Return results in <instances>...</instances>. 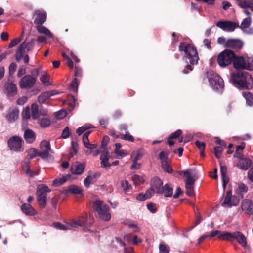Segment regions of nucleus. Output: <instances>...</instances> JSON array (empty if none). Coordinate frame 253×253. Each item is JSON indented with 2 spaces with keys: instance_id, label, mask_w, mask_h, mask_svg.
<instances>
[{
  "instance_id": "obj_1",
  "label": "nucleus",
  "mask_w": 253,
  "mask_h": 253,
  "mask_svg": "<svg viewBox=\"0 0 253 253\" xmlns=\"http://www.w3.org/2000/svg\"><path fill=\"white\" fill-rule=\"evenodd\" d=\"M231 80L236 87L239 88L250 89L253 87V78L246 72L233 73Z\"/></svg>"
},
{
  "instance_id": "obj_2",
  "label": "nucleus",
  "mask_w": 253,
  "mask_h": 253,
  "mask_svg": "<svg viewBox=\"0 0 253 253\" xmlns=\"http://www.w3.org/2000/svg\"><path fill=\"white\" fill-rule=\"evenodd\" d=\"M179 49L180 51L184 52V59L186 62L193 65L198 63L199 56L196 49L193 46L183 42L180 44Z\"/></svg>"
},
{
  "instance_id": "obj_3",
  "label": "nucleus",
  "mask_w": 253,
  "mask_h": 253,
  "mask_svg": "<svg viewBox=\"0 0 253 253\" xmlns=\"http://www.w3.org/2000/svg\"><path fill=\"white\" fill-rule=\"evenodd\" d=\"M183 174L185 177L186 193L189 196L194 195L193 184L198 179L197 172L194 169H187L185 171H181L180 174Z\"/></svg>"
},
{
  "instance_id": "obj_4",
  "label": "nucleus",
  "mask_w": 253,
  "mask_h": 253,
  "mask_svg": "<svg viewBox=\"0 0 253 253\" xmlns=\"http://www.w3.org/2000/svg\"><path fill=\"white\" fill-rule=\"evenodd\" d=\"M93 208L102 220L108 221L111 219L109 207L103 201L99 200L95 201L93 203Z\"/></svg>"
},
{
  "instance_id": "obj_5",
  "label": "nucleus",
  "mask_w": 253,
  "mask_h": 253,
  "mask_svg": "<svg viewBox=\"0 0 253 253\" xmlns=\"http://www.w3.org/2000/svg\"><path fill=\"white\" fill-rule=\"evenodd\" d=\"M163 182L158 177L153 178L152 180L151 187L154 191L159 194H164L166 197H170L172 194V189L168 184L163 186Z\"/></svg>"
},
{
  "instance_id": "obj_6",
  "label": "nucleus",
  "mask_w": 253,
  "mask_h": 253,
  "mask_svg": "<svg viewBox=\"0 0 253 253\" xmlns=\"http://www.w3.org/2000/svg\"><path fill=\"white\" fill-rule=\"evenodd\" d=\"M207 77L211 87L214 90H221L224 84L223 79L216 73L209 71L207 73Z\"/></svg>"
},
{
  "instance_id": "obj_7",
  "label": "nucleus",
  "mask_w": 253,
  "mask_h": 253,
  "mask_svg": "<svg viewBox=\"0 0 253 253\" xmlns=\"http://www.w3.org/2000/svg\"><path fill=\"white\" fill-rule=\"evenodd\" d=\"M51 190L45 185L38 186L37 189L36 195L39 204L42 208H44L46 205L47 193Z\"/></svg>"
},
{
  "instance_id": "obj_8",
  "label": "nucleus",
  "mask_w": 253,
  "mask_h": 253,
  "mask_svg": "<svg viewBox=\"0 0 253 253\" xmlns=\"http://www.w3.org/2000/svg\"><path fill=\"white\" fill-rule=\"evenodd\" d=\"M234 57L235 54L233 51L225 50L218 55V63L220 67H225L231 64Z\"/></svg>"
},
{
  "instance_id": "obj_9",
  "label": "nucleus",
  "mask_w": 253,
  "mask_h": 253,
  "mask_svg": "<svg viewBox=\"0 0 253 253\" xmlns=\"http://www.w3.org/2000/svg\"><path fill=\"white\" fill-rule=\"evenodd\" d=\"M40 149L38 156L42 159L49 158L50 156V153L52 152L49 142L46 140H43L40 143Z\"/></svg>"
},
{
  "instance_id": "obj_10",
  "label": "nucleus",
  "mask_w": 253,
  "mask_h": 253,
  "mask_svg": "<svg viewBox=\"0 0 253 253\" xmlns=\"http://www.w3.org/2000/svg\"><path fill=\"white\" fill-rule=\"evenodd\" d=\"M36 81V77L27 75L21 78L19 82V85L22 89L30 88L35 84Z\"/></svg>"
},
{
  "instance_id": "obj_11",
  "label": "nucleus",
  "mask_w": 253,
  "mask_h": 253,
  "mask_svg": "<svg viewBox=\"0 0 253 253\" xmlns=\"http://www.w3.org/2000/svg\"><path fill=\"white\" fill-rule=\"evenodd\" d=\"M7 144L11 150L18 151L22 148V139L19 136H13L9 139Z\"/></svg>"
},
{
  "instance_id": "obj_12",
  "label": "nucleus",
  "mask_w": 253,
  "mask_h": 253,
  "mask_svg": "<svg viewBox=\"0 0 253 253\" xmlns=\"http://www.w3.org/2000/svg\"><path fill=\"white\" fill-rule=\"evenodd\" d=\"M216 25L226 32H233L237 27L234 22L226 20L219 21L216 23Z\"/></svg>"
},
{
  "instance_id": "obj_13",
  "label": "nucleus",
  "mask_w": 253,
  "mask_h": 253,
  "mask_svg": "<svg viewBox=\"0 0 253 253\" xmlns=\"http://www.w3.org/2000/svg\"><path fill=\"white\" fill-rule=\"evenodd\" d=\"M239 203V199L235 196H232L231 191H228L226 193L224 202L222 203L223 206L231 207L233 206H236Z\"/></svg>"
},
{
  "instance_id": "obj_14",
  "label": "nucleus",
  "mask_w": 253,
  "mask_h": 253,
  "mask_svg": "<svg viewBox=\"0 0 253 253\" xmlns=\"http://www.w3.org/2000/svg\"><path fill=\"white\" fill-rule=\"evenodd\" d=\"M241 208L243 213L253 215V202L251 200L245 199L241 203Z\"/></svg>"
},
{
  "instance_id": "obj_15",
  "label": "nucleus",
  "mask_w": 253,
  "mask_h": 253,
  "mask_svg": "<svg viewBox=\"0 0 253 253\" xmlns=\"http://www.w3.org/2000/svg\"><path fill=\"white\" fill-rule=\"evenodd\" d=\"M87 219L85 217L81 216L72 220L67 222V224L72 228H76L78 226L83 227L86 225Z\"/></svg>"
},
{
  "instance_id": "obj_16",
  "label": "nucleus",
  "mask_w": 253,
  "mask_h": 253,
  "mask_svg": "<svg viewBox=\"0 0 253 253\" xmlns=\"http://www.w3.org/2000/svg\"><path fill=\"white\" fill-rule=\"evenodd\" d=\"M91 132V131H88L85 133L83 136V142L84 145L86 148L89 150L87 151V154H90L91 150L95 149L97 146L96 144L90 143L89 141L88 136Z\"/></svg>"
},
{
  "instance_id": "obj_17",
  "label": "nucleus",
  "mask_w": 253,
  "mask_h": 253,
  "mask_svg": "<svg viewBox=\"0 0 253 253\" xmlns=\"http://www.w3.org/2000/svg\"><path fill=\"white\" fill-rule=\"evenodd\" d=\"M243 45L242 41L239 39H228L227 40L226 43V47L235 49H240L242 48Z\"/></svg>"
},
{
  "instance_id": "obj_18",
  "label": "nucleus",
  "mask_w": 253,
  "mask_h": 253,
  "mask_svg": "<svg viewBox=\"0 0 253 253\" xmlns=\"http://www.w3.org/2000/svg\"><path fill=\"white\" fill-rule=\"evenodd\" d=\"M85 165L79 162H75L71 166V171L73 174L81 175L84 170Z\"/></svg>"
},
{
  "instance_id": "obj_19",
  "label": "nucleus",
  "mask_w": 253,
  "mask_h": 253,
  "mask_svg": "<svg viewBox=\"0 0 253 253\" xmlns=\"http://www.w3.org/2000/svg\"><path fill=\"white\" fill-rule=\"evenodd\" d=\"M21 209L23 213L28 216H34L37 214V211L29 204L24 203L21 206Z\"/></svg>"
},
{
  "instance_id": "obj_20",
  "label": "nucleus",
  "mask_w": 253,
  "mask_h": 253,
  "mask_svg": "<svg viewBox=\"0 0 253 253\" xmlns=\"http://www.w3.org/2000/svg\"><path fill=\"white\" fill-rule=\"evenodd\" d=\"M19 114V111L18 109H10L7 112L6 119L9 122H13L18 119Z\"/></svg>"
},
{
  "instance_id": "obj_21",
  "label": "nucleus",
  "mask_w": 253,
  "mask_h": 253,
  "mask_svg": "<svg viewBox=\"0 0 253 253\" xmlns=\"http://www.w3.org/2000/svg\"><path fill=\"white\" fill-rule=\"evenodd\" d=\"M235 240H236L242 247H245L247 246L246 238L241 232L239 231L233 232V241Z\"/></svg>"
},
{
  "instance_id": "obj_22",
  "label": "nucleus",
  "mask_w": 253,
  "mask_h": 253,
  "mask_svg": "<svg viewBox=\"0 0 253 253\" xmlns=\"http://www.w3.org/2000/svg\"><path fill=\"white\" fill-rule=\"evenodd\" d=\"M6 93L9 96H13L17 93V89L15 84L12 82H8L5 85Z\"/></svg>"
},
{
  "instance_id": "obj_23",
  "label": "nucleus",
  "mask_w": 253,
  "mask_h": 253,
  "mask_svg": "<svg viewBox=\"0 0 253 253\" xmlns=\"http://www.w3.org/2000/svg\"><path fill=\"white\" fill-rule=\"evenodd\" d=\"M233 64L235 68L237 69H246V61L243 57H234Z\"/></svg>"
},
{
  "instance_id": "obj_24",
  "label": "nucleus",
  "mask_w": 253,
  "mask_h": 253,
  "mask_svg": "<svg viewBox=\"0 0 253 253\" xmlns=\"http://www.w3.org/2000/svg\"><path fill=\"white\" fill-rule=\"evenodd\" d=\"M36 14L37 17L34 20V23L37 25H42L46 21V13L45 12L37 11Z\"/></svg>"
},
{
  "instance_id": "obj_25",
  "label": "nucleus",
  "mask_w": 253,
  "mask_h": 253,
  "mask_svg": "<svg viewBox=\"0 0 253 253\" xmlns=\"http://www.w3.org/2000/svg\"><path fill=\"white\" fill-rule=\"evenodd\" d=\"M71 174L63 175L62 177L55 179L52 182V185L55 187L60 186L66 181L70 180L71 179Z\"/></svg>"
},
{
  "instance_id": "obj_26",
  "label": "nucleus",
  "mask_w": 253,
  "mask_h": 253,
  "mask_svg": "<svg viewBox=\"0 0 253 253\" xmlns=\"http://www.w3.org/2000/svg\"><path fill=\"white\" fill-rule=\"evenodd\" d=\"M98 173L91 172L90 175H88L84 180V185L85 187L88 188L91 183L94 182V180L99 176Z\"/></svg>"
},
{
  "instance_id": "obj_27",
  "label": "nucleus",
  "mask_w": 253,
  "mask_h": 253,
  "mask_svg": "<svg viewBox=\"0 0 253 253\" xmlns=\"http://www.w3.org/2000/svg\"><path fill=\"white\" fill-rule=\"evenodd\" d=\"M55 94V93H54L53 91H49L43 92L39 96L38 101L40 103H44L47 99Z\"/></svg>"
},
{
  "instance_id": "obj_28",
  "label": "nucleus",
  "mask_w": 253,
  "mask_h": 253,
  "mask_svg": "<svg viewBox=\"0 0 253 253\" xmlns=\"http://www.w3.org/2000/svg\"><path fill=\"white\" fill-rule=\"evenodd\" d=\"M24 136L27 143H32L35 140V135L34 132L30 129H27L25 131Z\"/></svg>"
},
{
  "instance_id": "obj_29",
  "label": "nucleus",
  "mask_w": 253,
  "mask_h": 253,
  "mask_svg": "<svg viewBox=\"0 0 253 253\" xmlns=\"http://www.w3.org/2000/svg\"><path fill=\"white\" fill-rule=\"evenodd\" d=\"M219 239L221 240H226L228 241H233V233H230L227 231L220 232Z\"/></svg>"
},
{
  "instance_id": "obj_30",
  "label": "nucleus",
  "mask_w": 253,
  "mask_h": 253,
  "mask_svg": "<svg viewBox=\"0 0 253 253\" xmlns=\"http://www.w3.org/2000/svg\"><path fill=\"white\" fill-rule=\"evenodd\" d=\"M108 155H109V153H108V151H104L101 155L100 159L101 160V167L107 168L110 166V165L108 163V161H109Z\"/></svg>"
},
{
  "instance_id": "obj_31",
  "label": "nucleus",
  "mask_w": 253,
  "mask_h": 253,
  "mask_svg": "<svg viewBox=\"0 0 253 253\" xmlns=\"http://www.w3.org/2000/svg\"><path fill=\"white\" fill-rule=\"evenodd\" d=\"M251 19L250 17H248L243 20L241 24L240 27L241 29L246 31L248 34H252L253 33V31L252 29L247 30L246 28L249 27L251 24Z\"/></svg>"
},
{
  "instance_id": "obj_32",
  "label": "nucleus",
  "mask_w": 253,
  "mask_h": 253,
  "mask_svg": "<svg viewBox=\"0 0 253 253\" xmlns=\"http://www.w3.org/2000/svg\"><path fill=\"white\" fill-rule=\"evenodd\" d=\"M251 165V160L248 158H242L238 163V166L243 169H248Z\"/></svg>"
},
{
  "instance_id": "obj_33",
  "label": "nucleus",
  "mask_w": 253,
  "mask_h": 253,
  "mask_svg": "<svg viewBox=\"0 0 253 253\" xmlns=\"http://www.w3.org/2000/svg\"><path fill=\"white\" fill-rule=\"evenodd\" d=\"M36 29L39 33L44 34L48 37H52L53 35L51 32L45 27L42 25H37Z\"/></svg>"
},
{
  "instance_id": "obj_34",
  "label": "nucleus",
  "mask_w": 253,
  "mask_h": 253,
  "mask_svg": "<svg viewBox=\"0 0 253 253\" xmlns=\"http://www.w3.org/2000/svg\"><path fill=\"white\" fill-rule=\"evenodd\" d=\"M29 161L26 162L25 163L24 165L23 166L22 169L24 172L29 176L32 177L34 175H38V172H33L29 168Z\"/></svg>"
},
{
  "instance_id": "obj_35",
  "label": "nucleus",
  "mask_w": 253,
  "mask_h": 253,
  "mask_svg": "<svg viewBox=\"0 0 253 253\" xmlns=\"http://www.w3.org/2000/svg\"><path fill=\"white\" fill-rule=\"evenodd\" d=\"M26 47V42H23L18 49L16 55V60L17 61H20L22 59Z\"/></svg>"
},
{
  "instance_id": "obj_36",
  "label": "nucleus",
  "mask_w": 253,
  "mask_h": 253,
  "mask_svg": "<svg viewBox=\"0 0 253 253\" xmlns=\"http://www.w3.org/2000/svg\"><path fill=\"white\" fill-rule=\"evenodd\" d=\"M248 188L247 186L243 183L239 184L236 190V193L240 195L242 197L248 191Z\"/></svg>"
},
{
  "instance_id": "obj_37",
  "label": "nucleus",
  "mask_w": 253,
  "mask_h": 253,
  "mask_svg": "<svg viewBox=\"0 0 253 253\" xmlns=\"http://www.w3.org/2000/svg\"><path fill=\"white\" fill-rule=\"evenodd\" d=\"M40 79L42 84L45 86H49L51 84V83L49 81V76L44 72L41 73V76Z\"/></svg>"
},
{
  "instance_id": "obj_38",
  "label": "nucleus",
  "mask_w": 253,
  "mask_h": 253,
  "mask_svg": "<svg viewBox=\"0 0 253 253\" xmlns=\"http://www.w3.org/2000/svg\"><path fill=\"white\" fill-rule=\"evenodd\" d=\"M243 96L246 101L247 104L249 106L253 105V96L252 94L247 91L243 92Z\"/></svg>"
},
{
  "instance_id": "obj_39",
  "label": "nucleus",
  "mask_w": 253,
  "mask_h": 253,
  "mask_svg": "<svg viewBox=\"0 0 253 253\" xmlns=\"http://www.w3.org/2000/svg\"><path fill=\"white\" fill-rule=\"evenodd\" d=\"M143 151L141 149L134 151L131 154L132 161L135 162L140 160L143 155Z\"/></svg>"
},
{
  "instance_id": "obj_40",
  "label": "nucleus",
  "mask_w": 253,
  "mask_h": 253,
  "mask_svg": "<svg viewBox=\"0 0 253 253\" xmlns=\"http://www.w3.org/2000/svg\"><path fill=\"white\" fill-rule=\"evenodd\" d=\"M27 153L28 161L29 162L37 155L38 156L39 152L35 148H31L26 151Z\"/></svg>"
},
{
  "instance_id": "obj_41",
  "label": "nucleus",
  "mask_w": 253,
  "mask_h": 253,
  "mask_svg": "<svg viewBox=\"0 0 253 253\" xmlns=\"http://www.w3.org/2000/svg\"><path fill=\"white\" fill-rule=\"evenodd\" d=\"M31 116L33 119H36L39 116L38 106L36 104H33L31 106Z\"/></svg>"
},
{
  "instance_id": "obj_42",
  "label": "nucleus",
  "mask_w": 253,
  "mask_h": 253,
  "mask_svg": "<svg viewBox=\"0 0 253 253\" xmlns=\"http://www.w3.org/2000/svg\"><path fill=\"white\" fill-rule=\"evenodd\" d=\"M161 166L163 170L167 171L168 173H170L172 172V168L168 161H164L162 162Z\"/></svg>"
},
{
  "instance_id": "obj_43",
  "label": "nucleus",
  "mask_w": 253,
  "mask_h": 253,
  "mask_svg": "<svg viewBox=\"0 0 253 253\" xmlns=\"http://www.w3.org/2000/svg\"><path fill=\"white\" fill-rule=\"evenodd\" d=\"M68 190L71 193L76 194H81L82 192L81 189L75 185H72L69 186Z\"/></svg>"
},
{
  "instance_id": "obj_44",
  "label": "nucleus",
  "mask_w": 253,
  "mask_h": 253,
  "mask_svg": "<svg viewBox=\"0 0 253 253\" xmlns=\"http://www.w3.org/2000/svg\"><path fill=\"white\" fill-rule=\"evenodd\" d=\"M246 61V69L252 70L253 69V58L252 57H245Z\"/></svg>"
},
{
  "instance_id": "obj_45",
  "label": "nucleus",
  "mask_w": 253,
  "mask_h": 253,
  "mask_svg": "<svg viewBox=\"0 0 253 253\" xmlns=\"http://www.w3.org/2000/svg\"><path fill=\"white\" fill-rule=\"evenodd\" d=\"M92 127V126L91 125H85L83 126H82L78 128L76 130V133L78 135H81L83 133H84L85 131L88 130V129Z\"/></svg>"
},
{
  "instance_id": "obj_46",
  "label": "nucleus",
  "mask_w": 253,
  "mask_h": 253,
  "mask_svg": "<svg viewBox=\"0 0 253 253\" xmlns=\"http://www.w3.org/2000/svg\"><path fill=\"white\" fill-rule=\"evenodd\" d=\"M196 146L199 148L200 150V155L201 156H204V150L205 147V144L203 142L197 141L195 142Z\"/></svg>"
},
{
  "instance_id": "obj_47",
  "label": "nucleus",
  "mask_w": 253,
  "mask_h": 253,
  "mask_svg": "<svg viewBox=\"0 0 253 253\" xmlns=\"http://www.w3.org/2000/svg\"><path fill=\"white\" fill-rule=\"evenodd\" d=\"M132 180L134 184L136 185H140L144 182V179L143 177L138 175H134L132 177Z\"/></svg>"
},
{
  "instance_id": "obj_48",
  "label": "nucleus",
  "mask_w": 253,
  "mask_h": 253,
  "mask_svg": "<svg viewBox=\"0 0 253 253\" xmlns=\"http://www.w3.org/2000/svg\"><path fill=\"white\" fill-rule=\"evenodd\" d=\"M23 33L24 32H23L22 33V35L19 38H15L12 41H11L9 43L8 47L9 48H12L16 45L17 44H18L21 41V40L23 39Z\"/></svg>"
},
{
  "instance_id": "obj_49",
  "label": "nucleus",
  "mask_w": 253,
  "mask_h": 253,
  "mask_svg": "<svg viewBox=\"0 0 253 253\" xmlns=\"http://www.w3.org/2000/svg\"><path fill=\"white\" fill-rule=\"evenodd\" d=\"M115 153L117 155V157L119 159L122 158L128 154V152L124 149H120L117 151H115Z\"/></svg>"
},
{
  "instance_id": "obj_50",
  "label": "nucleus",
  "mask_w": 253,
  "mask_h": 253,
  "mask_svg": "<svg viewBox=\"0 0 253 253\" xmlns=\"http://www.w3.org/2000/svg\"><path fill=\"white\" fill-rule=\"evenodd\" d=\"M225 147L219 146L214 148V154L215 157L219 159L221 156L222 152Z\"/></svg>"
},
{
  "instance_id": "obj_51",
  "label": "nucleus",
  "mask_w": 253,
  "mask_h": 253,
  "mask_svg": "<svg viewBox=\"0 0 253 253\" xmlns=\"http://www.w3.org/2000/svg\"><path fill=\"white\" fill-rule=\"evenodd\" d=\"M78 81L77 79H75L71 83L70 88L74 92H76L78 90Z\"/></svg>"
},
{
  "instance_id": "obj_52",
  "label": "nucleus",
  "mask_w": 253,
  "mask_h": 253,
  "mask_svg": "<svg viewBox=\"0 0 253 253\" xmlns=\"http://www.w3.org/2000/svg\"><path fill=\"white\" fill-rule=\"evenodd\" d=\"M40 126L42 127H46L50 124V121L47 118H42L40 122Z\"/></svg>"
},
{
  "instance_id": "obj_53",
  "label": "nucleus",
  "mask_w": 253,
  "mask_h": 253,
  "mask_svg": "<svg viewBox=\"0 0 253 253\" xmlns=\"http://www.w3.org/2000/svg\"><path fill=\"white\" fill-rule=\"evenodd\" d=\"M120 138L122 139L130 142H133L134 140L133 137L128 132H126L124 135H122Z\"/></svg>"
},
{
  "instance_id": "obj_54",
  "label": "nucleus",
  "mask_w": 253,
  "mask_h": 253,
  "mask_svg": "<svg viewBox=\"0 0 253 253\" xmlns=\"http://www.w3.org/2000/svg\"><path fill=\"white\" fill-rule=\"evenodd\" d=\"M121 186L122 189L125 192H127V190L130 187V185L129 184L128 181L126 180L122 181Z\"/></svg>"
},
{
  "instance_id": "obj_55",
  "label": "nucleus",
  "mask_w": 253,
  "mask_h": 253,
  "mask_svg": "<svg viewBox=\"0 0 253 253\" xmlns=\"http://www.w3.org/2000/svg\"><path fill=\"white\" fill-rule=\"evenodd\" d=\"M71 134L69 128L68 126H66L64 129L63 130L62 133V137L63 138L66 139L69 137Z\"/></svg>"
},
{
  "instance_id": "obj_56",
  "label": "nucleus",
  "mask_w": 253,
  "mask_h": 253,
  "mask_svg": "<svg viewBox=\"0 0 253 253\" xmlns=\"http://www.w3.org/2000/svg\"><path fill=\"white\" fill-rule=\"evenodd\" d=\"M66 112L65 110H61L57 112L56 117L58 119H62L66 116Z\"/></svg>"
},
{
  "instance_id": "obj_57",
  "label": "nucleus",
  "mask_w": 253,
  "mask_h": 253,
  "mask_svg": "<svg viewBox=\"0 0 253 253\" xmlns=\"http://www.w3.org/2000/svg\"><path fill=\"white\" fill-rule=\"evenodd\" d=\"M23 119H29L30 117V111L29 107H26L22 113Z\"/></svg>"
},
{
  "instance_id": "obj_58",
  "label": "nucleus",
  "mask_w": 253,
  "mask_h": 253,
  "mask_svg": "<svg viewBox=\"0 0 253 253\" xmlns=\"http://www.w3.org/2000/svg\"><path fill=\"white\" fill-rule=\"evenodd\" d=\"M160 253H169V249L164 244H160L159 245Z\"/></svg>"
},
{
  "instance_id": "obj_59",
  "label": "nucleus",
  "mask_w": 253,
  "mask_h": 253,
  "mask_svg": "<svg viewBox=\"0 0 253 253\" xmlns=\"http://www.w3.org/2000/svg\"><path fill=\"white\" fill-rule=\"evenodd\" d=\"M17 68V65L14 63H12L10 64L9 66V72L10 75H12L15 72L16 69Z\"/></svg>"
},
{
  "instance_id": "obj_60",
  "label": "nucleus",
  "mask_w": 253,
  "mask_h": 253,
  "mask_svg": "<svg viewBox=\"0 0 253 253\" xmlns=\"http://www.w3.org/2000/svg\"><path fill=\"white\" fill-rule=\"evenodd\" d=\"M53 225L55 227L62 230H66L68 228L64 225L59 222H55L53 223Z\"/></svg>"
},
{
  "instance_id": "obj_61",
  "label": "nucleus",
  "mask_w": 253,
  "mask_h": 253,
  "mask_svg": "<svg viewBox=\"0 0 253 253\" xmlns=\"http://www.w3.org/2000/svg\"><path fill=\"white\" fill-rule=\"evenodd\" d=\"M220 171H221V173L222 178H228L226 176L227 168L225 166H220Z\"/></svg>"
},
{
  "instance_id": "obj_62",
  "label": "nucleus",
  "mask_w": 253,
  "mask_h": 253,
  "mask_svg": "<svg viewBox=\"0 0 253 253\" xmlns=\"http://www.w3.org/2000/svg\"><path fill=\"white\" fill-rule=\"evenodd\" d=\"M148 210L152 213L156 212V208L155 205L153 203H148L147 205Z\"/></svg>"
},
{
  "instance_id": "obj_63",
  "label": "nucleus",
  "mask_w": 253,
  "mask_h": 253,
  "mask_svg": "<svg viewBox=\"0 0 253 253\" xmlns=\"http://www.w3.org/2000/svg\"><path fill=\"white\" fill-rule=\"evenodd\" d=\"M182 131L179 129L172 133L169 137H170V138L176 139L179 137L182 134Z\"/></svg>"
},
{
  "instance_id": "obj_64",
  "label": "nucleus",
  "mask_w": 253,
  "mask_h": 253,
  "mask_svg": "<svg viewBox=\"0 0 253 253\" xmlns=\"http://www.w3.org/2000/svg\"><path fill=\"white\" fill-rule=\"evenodd\" d=\"M27 100V97L26 96H22L19 98L17 101L18 104L20 105H23Z\"/></svg>"
}]
</instances>
